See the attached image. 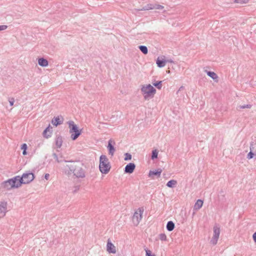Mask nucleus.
<instances>
[{
	"label": "nucleus",
	"instance_id": "b1692460",
	"mask_svg": "<svg viewBox=\"0 0 256 256\" xmlns=\"http://www.w3.org/2000/svg\"><path fill=\"white\" fill-rule=\"evenodd\" d=\"M154 9V4H148L142 7V8L138 10H148Z\"/></svg>",
	"mask_w": 256,
	"mask_h": 256
},
{
	"label": "nucleus",
	"instance_id": "ea45409f",
	"mask_svg": "<svg viewBox=\"0 0 256 256\" xmlns=\"http://www.w3.org/2000/svg\"><path fill=\"white\" fill-rule=\"evenodd\" d=\"M50 177V174H45L44 175V178L46 179V180H48V178Z\"/></svg>",
	"mask_w": 256,
	"mask_h": 256
},
{
	"label": "nucleus",
	"instance_id": "a211bd4d",
	"mask_svg": "<svg viewBox=\"0 0 256 256\" xmlns=\"http://www.w3.org/2000/svg\"><path fill=\"white\" fill-rule=\"evenodd\" d=\"M38 64L42 67H46L48 64V62L46 59L40 58L38 59Z\"/></svg>",
	"mask_w": 256,
	"mask_h": 256
},
{
	"label": "nucleus",
	"instance_id": "1a4fd4ad",
	"mask_svg": "<svg viewBox=\"0 0 256 256\" xmlns=\"http://www.w3.org/2000/svg\"><path fill=\"white\" fill-rule=\"evenodd\" d=\"M115 144V142L112 139H110L108 141L107 148L108 150V154L112 156H114V153L116 151V148L114 146Z\"/></svg>",
	"mask_w": 256,
	"mask_h": 256
},
{
	"label": "nucleus",
	"instance_id": "ddd939ff",
	"mask_svg": "<svg viewBox=\"0 0 256 256\" xmlns=\"http://www.w3.org/2000/svg\"><path fill=\"white\" fill-rule=\"evenodd\" d=\"M136 168V165L133 162H130L126 165L124 168V173L126 174H132Z\"/></svg>",
	"mask_w": 256,
	"mask_h": 256
},
{
	"label": "nucleus",
	"instance_id": "f8f14e48",
	"mask_svg": "<svg viewBox=\"0 0 256 256\" xmlns=\"http://www.w3.org/2000/svg\"><path fill=\"white\" fill-rule=\"evenodd\" d=\"M106 250L109 254H115L116 252V246L110 239H108L107 242Z\"/></svg>",
	"mask_w": 256,
	"mask_h": 256
},
{
	"label": "nucleus",
	"instance_id": "4468645a",
	"mask_svg": "<svg viewBox=\"0 0 256 256\" xmlns=\"http://www.w3.org/2000/svg\"><path fill=\"white\" fill-rule=\"evenodd\" d=\"M162 172V170L161 168H158L154 170H150L149 172L148 176L152 178H154V176H156L158 178H159Z\"/></svg>",
	"mask_w": 256,
	"mask_h": 256
},
{
	"label": "nucleus",
	"instance_id": "2f4dec72",
	"mask_svg": "<svg viewBox=\"0 0 256 256\" xmlns=\"http://www.w3.org/2000/svg\"><path fill=\"white\" fill-rule=\"evenodd\" d=\"M234 2L240 4H244L248 2V0H234Z\"/></svg>",
	"mask_w": 256,
	"mask_h": 256
},
{
	"label": "nucleus",
	"instance_id": "c03bdc74",
	"mask_svg": "<svg viewBox=\"0 0 256 256\" xmlns=\"http://www.w3.org/2000/svg\"><path fill=\"white\" fill-rule=\"evenodd\" d=\"M72 173H70V170H69V171L67 173L68 174H71Z\"/></svg>",
	"mask_w": 256,
	"mask_h": 256
},
{
	"label": "nucleus",
	"instance_id": "a18cd8bd",
	"mask_svg": "<svg viewBox=\"0 0 256 256\" xmlns=\"http://www.w3.org/2000/svg\"><path fill=\"white\" fill-rule=\"evenodd\" d=\"M60 158H60V159H59V160H63L62 159V156H61V157H60Z\"/></svg>",
	"mask_w": 256,
	"mask_h": 256
},
{
	"label": "nucleus",
	"instance_id": "e433bc0d",
	"mask_svg": "<svg viewBox=\"0 0 256 256\" xmlns=\"http://www.w3.org/2000/svg\"><path fill=\"white\" fill-rule=\"evenodd\" d=\"M28 146L26 144H23L21 146V149L22 150H26Z\"/></svg>",
	"mask_w": 256,
	"mask_h": 256
},
{
	"label": "nucleus",
	"instance_id": "f3484780",
	"mask_svg": "<svg viewBox=\"0 0 256 256\" xmlns=\"http://www.w3.org/2000/svg\"><path fill=\"white\" fill-rule=\"evenodd\" d=\"M206 73L207 75L210 77L214 82H218V76L214 72L208 71L206 70H204Z\"/></svg>",
	"mask_w": 256,
	"mask_h": 256
},
{
	"label": "nucleus",
	"instance_id": "58836bf2",
	"mask_svg": "<svg viewBox=\"0 0 256 256\" xmlns=\"http://www.w3.org/2000/svg\"><path fill=\"white\" fill-rule=\"evenodd\" d=\"M252 238L255 243H256V232L252 235Z\"/></svg>",
	"mask_w": 256,
	"mask_h": 256
},
{
	"label": "nucleus",
	"instance_id": "de8ad7c7",
	"mask_svg": "<svg viewBox=\"0 0 256 256\" xmlns=\"http://www.w3.org/2000/svg\"><path fill=\"white\" fill-rule=\"evenodd\" d=\"M79 186H78V188H76V190L79 189Z\"/></svg>",
	"mask_w": 256,
	"mask_h": 256
},
{
	"label": "nucleus",
	"instance_id": "7c9ffc66",
	"mask_svg": "<svg viewBox=\"0 0 256 256\" xmlns=\"http://www.w3.org/2000/svg\"><path fill=\"white\" fill-rule=\"evenodd\" d=\"M159 238L161 240L164 241L166 240V236L164 234L162 233L159 235Z\"/></svg>",
	"mask_w": 256,
	"mask_h": 256
},
{
	"label": "nucleus",
	"instance_id": "39448f33",
	"mask_svg": "<svg viewBox=\"0 0 256 256\" xmlns=\"http://www.w3.org/2000/svg\"><path fill=\"white\" fill-rule=\"evenodd\" d=\"M214 236L210 240V243L213 245H216L217 244L220 234V228L218 225L216 224L214 226Z\"/></svg>",
	"mask_w": 256,
	"mask_h": 256
},
{
	"label": "nucleus",
	"instance_id": "72a5a7b5",
	"mask_svg": "<svg viewBox=\"0 0 256 256\" xmlns=\"http://www.w3.org/2000/svg\"><path fill=\"white\" fill-rule=\"evenodd\" d=\"M154 9L162 10L164 8V6L160 4H154Z\"/></svg>",
	"mask_w": 256,
	"mask_h": 256
},
{
	"label": "nucleus",
	"instance_id": "9d476101",
	"mask_svg": "<svg viewBox=\"0 0 256 256\" xmlns=\"http://www.w3.org/2000/svg\"><path fill=\"white\" fill-rule=\"evenodd\" d=\"M8 202L6 201L0 202V214H2V216H6L7 212Z\"/></svg>",
	"mask_w": 256,
	"mask_h": 256
},
{
	"label": "nucleus",
	"instance_id": "a878e982",
	"mask_svg": "<svg viewBox=\"0 0 256 256\" xmlns=\"http://www.w3.org/2000/svg\"><path fill=\"white\" fill-rule=\"evenodd\" d=\"M162 80L156 81L154 82H152V84L158 90H160L162 88Z\"/></svg>",
	"mask_w": 256,
	"mask_h": 256
},
{
	"label": "nucleus",
	"instance_id": "dca6fc26",
	"mask_svg": "<svg viewBox=\"0 0 256 256\" xmlns=\"http://www.w3.org/2000/svg\"><path fill=\"white\" fill-rule=\"evenodd\" d=\"M52 128L50 124L42 132V136L44 138H48L52 136V130L50 131V130H52Z\"/></svg>",
	"mask_w": 256,
	"mask_h": 256
},
{
	"label": "nucleus",
	"instance_id": "423d86ee",
	"mask_svg": "<svg viewBox=\"0 0 256 256\" xmlns=\"http://www.w3.org/2000/svg\"><path fill=\"white\" fill-rule=\"evenodd\" d=\"M34 174L32 172H26L22 174L20 178H22V184H27L30 183L34 178Z\"/></svg>",
	"mask_w": 256,
	"mask_h": 256
},
{
	"label": "nucleus",
	"instance_id": "f257e3e1",
	"mask_svg": "<svg viewBox=\"0 0 256 256\" xmlns=\"http://www.w3.org/2000/svg\"><path fill=\"white\" fill-rule=\"evenodd\" d=\"M84 166V163L77 161L74 164L68 166L66 167L70 169V173H72L77 178H84L86 177V170L82 168Z\"/></svg>",
	"mask_w": 256,
	"mask_h": 256
},
{
	"label": "nucleus",
	"instance_id": "7ed1b4c3",
	"mask_svg": "<svg viewBox=\"0 0 256 256\" xmlns=\"http://www.w3.org/2000/svg\"><path fill=\"white\" fill-rule=\"evenodd\" d=\"M141 91L145 100L153 98L156 93V90L150 84L142 86Z\"/></svg>",
	"mask_w": 256,
	"mask_h": 256
},
{
	"label": "nucleus",
	"instance_id": "f03ea898",
	"mask_svg": "<svg viewBox=\"0 0 256 256\" xmlns=\"http://www.w3.org/2000/svg\"><path fill=\"white\" fill-rule=\"evenodd\" d=\"M111 168V165L106 156L102 154L100 157L99 170L102 174H107Z\"/></svg>",
	"mask_w": 256,
	"mask_h": 256
},
{
	"label": "nucleus",
	"instance_id": "6ab92c4d",
	"mask_svg": "<svg viewBox=\"0 0 256 256\" xmlns=\"http://www.w3.org/2000/svg\"><path fill=\"white\" fill-rule=\"evenodd\" d=\"M62 142V136L60 134L57 135L55 140V144L58 148L61 147Z\"/></svg>",
	"mask_w": 256,
	"mask_h": 256
},
{
	"label": "nucleus",
	"instance_id": "6e6552de",
	"mask_svg": "<svg viewBox=\"0 0 256 256\" xmlns=\"http://www.w3.org/2000/svg\"><path fill=\"white\" fill-rule=\"evenodd\" d=\"M140 213H138L137 212H136L132 216V221L134 224L138 225L140 220L142 219V214L144 212L143 208H138Z\"/></svg>",
	"mask_w": 256,
	"mask_h": 256
},
{
	"label": "nucleus",
	"instance_id": "aec40b11",
	"mask_svg": "<svg viewBox=\"0 0 256 256\" xmlns=\"http://www.w3.org/2000/svg\"><path fill=\"white\" fill-rule=\"evenodd\" d=\"M166 60L160 59L159 58H158L156 60V64H157V66L160 68L164 67L166 65Z\"/></svg>",
	"mask_w": 256,
	"mask_h": 256
},
{
	"label": "nucleus",
	"instance_id": "cd10ccee",
	"mask_svg": "<svg viewBox=\"0 0 256 256\" xmlns=\"http://www.w3.org/2000/svg\"><path fill=\"white\" fill-rule=\"evenodd\" d=\"M158 150H154L152 151L151 158L152 160H154L158 158Z\"/></svg>",
	"mask_w": 256,
	"mask_h": 256
},
{
	"label": "nucleus",
	"instance_id": "9b49d317",
	"mask_svg": "<svg viewBox=\"0 0 256 256\" xmlns=\"http://www.w3.org/2000/svg\"><path fill=\"white\" fill-rule=\"evenodd\" d=\"M0 187L1 188H4L6 190H10L12 188H14L13 187H12V184H11V180L10 178L7 180L2 182L0 184Z\"/></svg>",
	"mask_w": 256,
	"mask_h": 256
},
{
	"label": "nucleus",
	"instance_id": "412c9836",
	"mask_svg": "<svg viewBox=\"0 0 256 256\" xmlns=\"http://www.w3.org/2000/svg\"><path fill=\"white\" fill-rule=\"evenodd\" d=\"M254 144V142H252L250 144V152L247 155V158L248 159H251L255 156L254 153L252 152V150H254V147L253 146Z\"/></svg>",
	"mask_w": 256,
	"mask_h": 256
},
{
	"label": "nucleus",
	"instance_id": "2eb2a0df",
	"mask_svg": "<svg viewBox=\"0 0 256 256\" xmlns=\"http://www.w3.org/2000/svg\"><path fill=\"white\" fill-rule=\"evenodd\" d=\"M63 120L64 118L62 116H58L56 117H54L52 121V122L54 126H57L61 124L63 122Z\"/></svg>",
	"mask_w": 256,
	"mask_h": 256
},
{
	"label": "nucleus",
	"instance_id": "4be33fe9",
	"mask_svg": "<svg viewBox=\"0 0 256 256\" xmlns=\"http://www.w3.org/2000/svg\"><path fill=\"white\" fill-rule=\"evenodd\" d=\"M203 203L204 202L202 200L199 199L197 200L194 205V210H197L200 209L202 207Z\"/></svg>",
	"mask_w": 256,
	"mask_h": 256
},
{
	"label": "nucleus",
	"instance_id": "37998d69",
	"mask_svg": "<svg viewBox=\"0 0 256 256\" xmlns=\"http://www.w3.org/2000/svg\"><path fill=\"white\" fill-rule=\"evenodd\" d=\"M166 60V62H174L173 60H172L171 59H170V60Z\"/></svg>",
	"mask_w": 256,
	"mask_h": 256
},
{
	"label": "nucleus",
	"instance_id": "0eeeda50",
	"mask_svg": "<svg viewBox=\"0 0 256 256\" xmlns=\"http://www.w3.org/2000/svg\"><path fill=\"white\" fill-rule=\"evenodd\" d=\"M11 184L13 188H18L20 187L23 182L22 178H20V176H16L12 178H10Z\"/></svg>",
	"mask_w": 256,
	"mask_h": 256
},
{
	"label": "nucleus",
	"instance_id": "4c0bfd02",
	"mask_svg": "<svg viewBox=\"0 0 256 256\" xmlns=\"http://www.w3.org/2000/svg\"><path fill=\"white\" fill-rule=\"evenodd\" d=\"M14 98H11L9 100V102L10 106H12L14 105Z\"/></svg>",
	"mask_w": 256,
	"mask_h": 256
},
{
	"label": "nucleus",
	"instance_id": "c9c22d12",
	"mask_svg": "<svg viewBox=\"0 0 256 256\" xmlns=\"http://www.w3.org/2000/svg\"><path fill=\"white\" fill-rule=\"evenodd\" d=\"M7 28H8V26H6V25H0V31L5 30Z\"/></svg>",
	"mask_w": 256,
	"mask_h": 256
},
{
	"label": "nucleus",
	"instance_id": "bb28decb",
	"mask_svg": "<svg viewBox=\"0 0 256 256\" xmlns=\"http://www.w3.org/2000/svg\"><path fill=\"white\" fill-rule=\"evenodd\" d=\"M140 50L144 54H146L148 53V49L145 46H138Z\"/></svg>",
	"mask_w": 256,
	"mask_h": 256
},
{
	"label": "nucleus",
	"instance_id": "473e14b6",
	"mask_svg": "<svg viewBox=\"0 0 256 256\" xmlns=\"http://www.w3.org/2000/svg\"><path fill=\"white\" fill-rule=\"evenodd\" d=\"M52 156L55 160L58 163L63 162V160H59L58 155L56 153L52 154Z\"/></svg>",
	"mask_w": 256,
	"mask_h": 256
},
{
	"label": "nucleus",
	"instance_id": "79ce46f5",
	"mask_svg": "<svg viewBox=\"0 0 256 256\" xmlns=\"http://www.w3.org/2000/svg\"><path fill=\"white\" fill-rule=\"evenodd\" d=\"M22 154L23 155H26L27 154L26 150H23Z\"/></svg>",
	"mask_w": 256,
	"mask_h": 256
},
{
	"label": "nucleus",
	"instance_id": "c756f323",
	"mask_svg": "<svg viewBox=\"0 0 256 256\" xmlns=\"http://www.w3.org/2000/svg\"><path fill=\"white\" fill-rule=\"evenodd\" d=\"M144 250H146V256H155L154 254H152V252L150 250H148L147 248H146Z\"/></svg>",
	"mask_w": 256,
	"mask_h": 256
},
{
	"label": "nucleus",
	"instance_id": "5701e85b",
	"mask_svg": "<svg viewBox=\"0 0 256 256\" xmlns=\"http://www.w3.org/2000/svg\"><path fill=\"white\" fill-rule=\"evenodd\" d=\"M166 230L168 232H171L174 230L175 228V224L172 221H168L166 224Z\"/></svg>",
	"mask_w": 256,
	"mask_h": 256
},
{
	"label": "nucleus",
	"instance_id": "c85d7f7f",
	"mask_svg": "<svg viewBox=\"0 0 256 256\" xmlns=\"http://www.w3.org/2000/svg\"><path fill=\"white\" fill-rule=\"evenodd\" d=\"M132 158V156L131 154H130L129 153H128V152L124 154V160H131Z\"/></svg>",
	"mask_w": 256,
	"mask_h": 256
},
{
	"label": "nucleus",
	"instance_id": "f704fd0d",
	"mask_svg": "<svg viewBox=\"0 0 256 256\" xmlns=\"http://www.w3.org/2000/svg\"><path fill=\"white\" fill-rule=\"evenodd\" d=\"M240 108L244 109V108H252L251 104H244L243 106H239Z\"/></svg>",
	"mask_w": 256,
	"mask_h": 256
},
{
	"label": "nucleus",
	"instance_id": "20e7f679",
	"mask_svg": "<svg viewBox=\"0 0 256 256\" xmlns=\"http://www.w3.org/2000/svg\"><path fill=\"white\" fill-rule=\"evenodd\" d=\"M70 128V132L71 134L70 138L72 140H74L81 134L82 130H79L77 125L72 120L67 122Z\"/></svg>",
	"mask_w": 256,
	"mask_h": 256
},
{
	"label": "nucleus",
	"instance_id": "393cba45",
	"mask_svg": "<svg viewBox=\"0 0 256 256\" xmlns=\"http://www.w3.org/2000/svg\"><path fill=\"white\" fill-rule=\"evenodd\" d=\"M177 184V182L176 180H169L166 184V186L170 188H173L175 186L176 184Z\"/></svg>",
	"mask_w": 256,
	"mask_h": 256
},
{
	"label": "nucleus",
	"instance_id": "49530a36",
	"mask_svg": "<svg viewBox=\"0 0 256 256\" xmlns=\"http://www.w3.org/2000/svg\"><path fill=\"white\" fill-rule=\"evenodd\" d=\"M79 186H78V188H76V190L79 189Z\"/></svg>",
	"mask_w": 256,
	"mask_h": 256
},
{
	"label": "nucleus",
	"instance_id": "a19ab883",
	"mask_svg": "<svg viewBox=\"0 0 256 256\" xmlns=\"http://www.w3.org/2000/svg\"><path fill=\"white\" fill-rule=\"evenodd\" d=\"M184 86H181L179 88V89H178V92H179L181 91L182 90H184Z\"/></svg>",
	"mask_w": 256,
	"mask_h": 256
}]
</instances>
